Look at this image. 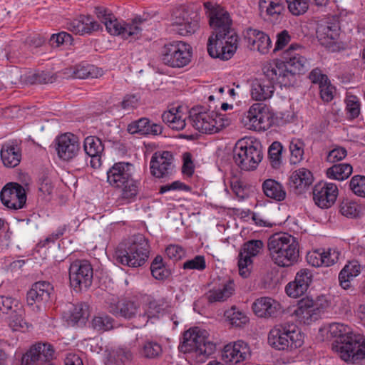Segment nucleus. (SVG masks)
<instances>
[{"label":"nucleus","mask_w":365,"mask_h":365,"mask_svg":"<svg viewBox=\"0 0 365 365\" xmlns=\"http://www.w3.org/2000/svg\"><path fill=\"white\" fill-rule=\"evenodd\" d=\"M213 29L207 41L209 55L221 60L230 59L237 48L238 36L231 28L230 14L222 6L206 1L203 4Z\"/></svg>","instance_id":"f257e3e1"},{"label":"nucleus","mask_w":365,"mask_h":365,"mask_svg":"<svg viewBox=\"0 0 365 365\" xmlns=\"http://www.w3.org/2000/svg\"><path fill=\"white\" fill-rule=\"evenodd\" d=\"M331 336L338 338L332 349L339 357L346 362L354 363L365 358V338L360 334L354 333L347 325L334 322L329 327Z\"/></svg>","instance_id":"f03ea898"},{"label":"nucleus","mask_w":365,"mask_h":365,"mask_svg":"<svg viewBox=\"0 0 365 365\" xmlns=\"http://www.w3.org/2000/svg\"><path fill=\"white\" fill-rule=\"evenodd\" d=\"M133 165L129 163H115L107 171V182L115 188L120 189L122 199L131 202L137 197L140 182L133 178Z\"/></svg>","instance_id":"7ed1b4c3"},{"label":"nucleus","mask_w":365,"mask_h":365,"mask_svg":"<svg viewBox=\"0 0 365 365\" xmlns=\"http://www.w3.org/2000/svg\"><path fill=\"white\" fill-rule=\"evenodd\" d=\"M97 17L106 26L109 34L120 36L124 39H138L141 36L142 25L146 21L141 16H136L130 21H119L115 16L106 8L98 6L95 9Z\"/></svg>","instance_id":"20e7f679"},{"label":"nucleus","mask_w":365,"mask_h":365,"mask_svg":"<svg viewBox=\"0 0 365 365\" xmlns=\"http://www.w3.org/2000/svg\"><path fill=\"white\" fill-rule=\"evenodd\" d=\"M268 249L272 260L279 267L292 266L298 260L299 243L292 235H272L268 241Z\"/></svg>","instance_id":"39448f33"},{"label":"nucleus","mask_w":365,"mask_h":365,"mask_svg":"<svg viewBox=\"0 0 365 365\" xmlns=\"http://www.w3.org/2000/svg\"><path fill=\"white\" fill-rule=\"evenodd\" d=\"M149 254L148 240L140 234L134 235L123 249L119 247L115 252L118 262L131 267L143 265Z\"/></svg>","instance_id":"423d86ee"},{"label":"nucleus","mask_w":365,"mask_h":365,"mask_svg":"<svg viewBox=\"0 0 365 365\" xmlns=\"http://www.w3.org/2000/svg\"><path fill=\"white\" fill-rule=\"evenodd\" d=\"M268 343L279 351H292L304 344V335L294 324L274 326L269 332Z\"/></svg>","instance_id":"0eeeda50"},{"label":"nucleus","mask_w":365,"mask_h":365,"mask_svg":"<svg viewBox=\"0 0 365 365\" xmlns=\"http://www.w3.org/2000/svg\"><path fill=\"white\" fill-rule=\"evenodd\" d=\"M180 349L182 352L195 354L197 361L203 362L215 352L216 345L208 339L205 330L196 328L184 333Z\"/></svg>","instance_id":"6e6552de"},{"label":"nucleus","mask_w":365,"mask_h":365,"mask_svg":"<svg viewBox=\"0 0 365 365\" xmlns=\"http://www.w3.org/2000/svg\"><path fill=\"white\" fill-rule=\"evenodd\" d=\"M189 118L196 130L206 134L217 133L231 123V119L226 115L214 111H201L199 108H192Z\"/></svg>","instance_id":"1a4fd4ad"},{"label":"nucleus","mask_w":365,"mask_h":365,"mask_svg":"<svg viewBox=\"0 0 365 365\" xmlns=\"http://www.w3.org/2000/svg\"><path fill=\"white\" fill-rule=\"evenodd\" d=\"M200 6L190 4L176 9L173 15L171 30L181 36L195 33L199 28Z\"/></svg>","instance_id":"9d476101"},{"label":"nucleus","mask_w":365,"mask_h":365,"mask_svg":"<svg viewBox=\"0 0 365 365\" xmlns=\"http://www.w3.org/2000/svg\"><path fill=\"white\" fill-rule=\"evenodd\" d=\"M262 158L263 154L259 143L240 140L235 144L233 159L235 163L241 170L250 171L256 169Z\"/></svg>","instance_id":"9b49d317"},{"label":"nucleus","mask_w":365,"mask_h":365,"mask_svg":"<svg viewBox=\"0 0 365 365\" xmlns=\"http://www.w3.org/2000/svg\"><path fill=\"white\" fill-rule=\"evenodd\" d=\"M304 48L299 43H292L281 55L288 73L292 75L293 83L297 74L305 73L311 67L309 61L304 56Z\"/></svg>","instance_id":"f8f14e48"},{"label":"nucleus","mask_w":365,"mask_h":365,"mask_svg":"<svg viewBox=\"0 0 365 365\" xmlns=\"http://www.w3.org/2000/svg\"><path fill=\"white\" fill-rule=\"evenodd\" d=\"M191 59L190 46L180 41L165 44L160 50V60L168 66L182 68Z\"/></svg>","instance_id":"ddd939ff"},{"label":"nucleus","mask_w":365,"mask_h":365,"mask_svg":"<svg viewBox=\"0 0 365 365\" xmlns=\"http://www.w3.org/2000/svg\"><path fill=\"white\" fill-rule=\"evenodd\" d=\"M328 307V302L324 297L314 301L310 298H303L299 301L294 314L297 320L304 324H310L317 320L321 313Z\"/></svg>","instance_id":"4468645a"},{"label":"nucleus","mask_w":365,"mask_h":365,"mask_svg":"<svg viewBox=\"0 0 365 365\" xmlns=\"http://www.w3.org/2000/svg\"><path fill=\"white\" fill-rule=\"evenodd\" d=\"M241 122L249 130L267 129L271 123L268 108L261 103L252 104L249 110L242 115Z\"/></svg>","instance_id":"2eb2a0df"},{"label":"nucleus","mask_w":365,"mask_h":365,"mask_svg":"<svg viewBox=\"0 0 365 365\" xmlns=\"http://www.w3.org/2000/svg\"><path fill=\"white\" fill-rule=\"evenodd\" d=\"M93 268L87 260L77 259L69 267L71 286L76 291L88 289L93 281Z\"/></svg>","instance_id":"dca6fc26"},{"label":"nucleus","mask_w":365,"mask_h":365,"mask_svg":"<svg viewBox=\"0 0 365 365\" xmlns=\"http://www.w3.org/2000/svg\"><path fill=\"white\" fill-rule=\"evenodd\" d=\"M106 308L113 316L125 319H132L137 316L140 310V304L137 302L119 300L114 296L106 299Z\"/></svg>","instance_id":"f3484780"},{"label":"nucleus","mask_w":365,"mask_h":365,"mask_svg":"<svg viewBox=\"0 0 365 365\" xmlns=\"http://www.w3.org/2000/svg\"><path fill=\"white\" fill-rule=\"evenodd\" d=\"M54 353L49 343H37L22 355L21 365H43L53 359Z\"/></svg>","instance_id":"a211bd4d"},{"label":"nucleus","mask_w":365,"mask_h":365,"mask_svg":"<svg viewBox=\"0 0 365 365\" xmlns=\"http://www.w3.org/2000/svg\"><path fill=\"white\" fill-rule=\"evenodd\" d=\"M264 78L272 81V85L278 83L280 86H293L292 75L288 73L282 60H276L266 63L262 67Z\"/></svg>","instance_id":"6ab92c4d"},{"label":"nucleus","mask_w":365,"mask_h":365,"mask_svg":"<svg viewBox=\"0 0 365 365\" xmlns=\"http://www.w3.org/2000/svg\"><path fill=\"white\" fill-rule=\"evenodd\" d=\"M152 175L157 178H168L175 171L174 157L169 151L155 153L150 162Z\"/></svg>","instance_id":"aec40b11"},{"label":"nucleus","mask_w":365,"mask_h":365,"mask_svg":"<svg viewBox=\"0 0 365 365\" xmlns=\"http://www.w3.org/2000/svg\"><path fill=\"white\" fill-rule=\"evenodd\" d=\"M0 197L5 206L13 210L22 208L26 201L25 189L16 182L6 184L1 191Z\"/></svg>","instance_id":"412c9836"},{"label":"nucleus","mask_w":365,"mask_h":365,"mask_svg":"<svg viewBox=\"0 0 365 365\" xmlns=\"http://www.w3.org/2000/svg\"><path fill=\"white\" fill-rule=\"evenodd\" d=\"M263 247L261 240H250L245 242L238 256L239 274L243 278L250 274L249 266L252 265V257L257 255Z\"/></svg>","instance_id":"4be33fe9"},{"label":"nucleus","mask_w":365,"mask_h":365,"mask_svg":"<svg viewBox=\"0 0 365 365\" xmlns=\"http://www.w3.org/2000/svg\"><path fill=\"white\" fill-rule=\"evenodd\" d=\"M80 143L78 137L67 133L57 137L56 139V149L58 156L63 160H70L74 158L80 151Z\"/></svg>","instance_id":"5701e85b"},{"label":"nucleus","mask_w":365,"mask_h":365,"mask_svg":"<svg viewBox=\"0 0 365 365\" xmlns=\"http://www.w3.org/2000/svg\"><path fill=\"white\" fill-rule=\"evenodd\" d=\"M338 195L337 186L331 182H319L313 189V199L321 208H329L336 201Z\"/></svg>","instance_id":"b1692460"},{"label":"nucleus","mask_w":365,"mask_h":365,"mask_svg":"<svg viewBox=\"0 0 365 365\" xmlns=\"http://www.w3.org/2000/svg\"><path fill=\"white\" fill-rule=\"evenodd\" d=\"M53 287L51 284L45 281L34 283L26 294V302L28 306L33 307L34 310L39 312L41 309V304L47 302L50 299V295Z\"/></svg>","instance_id":"393cba45"},{"label":"nucleus","mask_w":365,"mask_h":365,"mask_svg":"<svg viewBox=\"0 0 365 365\" xmlns=\"http://www.w3.org/2000/svg\"><path fill=\"white\" fill-rule=\"evenodd\" d=\"M243 34L245 40L251 50L265 54L272 48L270 38L264 32L249 27L244 31Z\"/></svg>","instance_id":"a878e982"},{"label":"nucleus","mask_w":365,"mask_h":365,"mask_svg":"<svg viewBox=\"0 0 365 365\" xmlns=\"http://www.w3.org/2000/svg\"><path fill=\"white\" fill-rule=\"evenodd\" d=\"M250 356V347L243 341L239 340L224 346L222 357L226 363L236 364L244 361Z\"/></svg>","instance_id":"bb28decb"},{"label":"nucleus","mask_w":365,"mask_h":365,"mask_svg":"<svg viewBox=\"0 0 365 365\" xmlns=\"http://www.w3.org/2000/svg\"><path fill=\"white\" fill-rule=\"evenodd\" d=\"M312 273L308 269H302L296 274L293 282H289L285 288L287 294L297 298L304 294L312 281Z\"/></svg>","instance_id":"cd10ccee"},{"label":"nucleus","mask_w":365,"mask_h":365,"mask_svg":"<svg viewBox=\"0 0 365 365\" xmlns=\"http://www.w3.org/2000/svg\"><path fill=\"white\" fill-rule=\"evenodd\" d=\"M67 29L76 34L85 35L98 31L101 26L91 16L81 15L68 22Z\"/></svg>","instance_id":"c85d7f7f"},{"label":"nucleus","mask_w":365,"mask_h":365,"mask_svg":"<svg viewBox=\"0 0 365 365\" xmlns=\"http://www.w3.org/2000/svg\"><path fill=\"white\" fill-rule=\"evenodd\" d=\"M85 153L91 158L90 164L93 168H98L101 165V155L104 145L101 140L96 136H88L83 143Z\"/></svg>","instance_id":"c756f323"},{"label":"nucleus","mask_w":365,"mask_h":365,"mask_svg":"<svg viewBox=\"0 0 365 365\" xmlns=\"http://www.w3.org/2000/svg\"><path fill=\"white\" fill-rule=\"evenodd\" d=\"M339 31L340 26L336 21H327L318 26L317 35L320 43L328 46L338 39Z\"/></svg>","instance_id":"7c9ffc66"},{"label":"nucleus","mask_w":365,"mask_h":365,"mask_svg":"<svg viewBox=\"0 0 365 365\" xmlns=\"http://www.w3.org/2000/svg\"><path fill=\"white\" fill-rule=\"evenodd\" d=\"M339 252L329 249L327 252L314 250L307 253V262L313 267H329L337 262Z\"/></svg>","instance_id":"2f4dec72"},{"label":"nucleus","mask_w":365,"mask_h":365,"mask_svg":"<svg viewBox=\"0 0 365 365\" xmlns=\"http://www.w3.org/2000/svg\"><path fill=\"white\" fill-rule=\"evenodd\" d=\"M280 308L279 303L269 297L257 299L252 304L255 314L264 318L276 317Z\"/></svg>","instance_id":"473e14b6"},{"label":"nucleus","mask_w":365,"mask_h":365,"mask_svg":"<svg viewBox=\"0 0 365 365\" xmlns=\"http://www.w3.org/2000/svg\"><path fill=\"white\" fill-rule=\"evenodd\" d=\"M274 92V87L272 81L266 78H256L253 80L250 86V95L256 101H264L269 99Z\"/></svg>","instance_id":"72a5a7b5"},{"label":"nucleus","mask_w":365,"mask_h":365,"mask_svg":"<svg viewBox=\"0 0 365 365\" xmlns=\"http://www.w3.org/2000/svg\"><path fill=\"white\" fill-rule=\"evenodd\" d=\"M1 159L8 168H14L21 162V149L16 142L11 141L3 144L1 149Z\"/></svg>","instance_id":"f704fd0d"},{"label":"nucleus","mask_w":365,"mask_h":365,"mask_svg":"<svg viewBox=\"0 0 365 365\" xmlns=\"http://www.w3.org/2000/svg\"><path fill=\"white\" fill-rule=\"evenodd\" d=\"M187 117V113L182 112V107L178 106L165 111L162 115V120L170 128L181 130L186 125Z\"/></svg>","instance_id":"c9c22d12"},{"label":"nucleus","mask_w":365,"mask_h":365,"mask_svg":"<svg viewBox=\"0 0 365 365\" xmlns=\"http://www.w3.org/2000/svg\"><path fill=\"white\" fill-rule=\"evenodd\" d=\"M313 175L310 170L301 168L292 173L290 176V187L296 192L301 193L313 182Z\"/></svg>","instance_id":"e433bc0d"},{"label":"nucleus","mask_w":365,"mask_h":365,"mask_svg":"<svg viewBox=\"0 0 365 365\" xmlns=\"http://www.w3.org/2000/svg\"><path fill=\"white\" fill-rule=\"evenodd\" d=\"M234 292L235 284L233 282L229 281L210 289L205 297L209 303L222 302L230 298Z\"/></svg>","instance_id":"4c0bfd02"},{"label":"nucleus","mask_w":365,"mask_h":365,"mask_svg":"<svg viewBox=\"0 0 365 365\" xmlns=\"http://www.w3.org/2000/svg\"><path fill=\"white\" fill-rule=\"evenodd\" d=\"M361 271V266L358 261L349 262L339 274L340 285L344 289L350 287V282L358 276Z\"/></svg>","instance_id":"58836bf2"},{"label":"nucleus","mask_w":365,"mask_h":365,"mask_svg":"<svg viewBox=\"0 0 365 365\" xmlns=\"http://www.w3.org/2000/svg\"><path fill=\"white\" fill-rule=\"evenodd\" d=\"M264 194L276 201H282L286 197V191L283 185L274 179L265 180L262 185Z\"/></svg>","instance_id":"ea45409f"},{"label":"nucleus","mask_w":365,"mask_h":365,"mask_svg":"<svg viewBox=\"0 0 365 365\" xmlns=\"http://www.w3.org/2000/svg\"><path fill=\"white\" fill-rule=\"evenodd\" d=\"M259 8L262 15L264 14L274 19H277L285 11L282 0H260Z\"/></svg>","instance_id":"a19ab883"},{"label":"nucleus","mask_w":365,"mask_h":365,"mask_svg":"<svg viewBox=\"0 0 365 365\" xmlns=\"http://www.w3.org/2000/svg\"><path fill=\"white\" fill-rule=\"evenodd\" d=\"M353 168L349 163H336L326 170L327 178L342 181L347 179L352 173Z\"/></svg>","instance_id":"79ce46f5"},{"label":"nucleus","mask_w":365,"mask_h":365,"mask_svg":"<svg viewBox=\"0 0 365 365\" xmlns=\"http://www.w3.org/2000/svg\"><path fill=\"white\" fill-rule=\"evenodd\" d=\"M11 312L8 315L9 327L14 331L28 329L29 324L24 320V310L21 304L15 306Z\"/></svg>","instance_id":"37998d69"},{"label":"nucleus","mask_w":365,"mask_h":365,"mask_svg":"<svg viewBox=\"0 0 365 365\" xmlns=\"http://www.w3.org/2000/svg\"><path fill=\"white\" fill-rule=\"evenodd\" d=\"M114 322L115 320L107 314H99L92 319L91 327L95 331L103 333L111 330L114 327Z\"/></svg>","instance_id":"c03bdc74"},{"label":"nucleus","mask_w":365,"mask_h":365,"mask_svg":"<svg viewBox=\"0 0 365 365\" xmlns=\"http://www.w3.org/2000/svg\"><path fill=\"white\" fill-rule=\"evenodd\" d=\"M75 78H98L102 75V70L90 64H79L75 66Z\"/></svg>","instance_id":"a18cd8bd"},{"label":"nucleus","mask_w":365,"mask_h":365,"mask_svg":"<svg viewBox=\"0 0 365 365\" xmlns=\"http://www.w3.org/2000/svg\"><path fill=\"white\" fill-rule=\"evenodd\" d=\"M150 271L153 277L158 280H164L170 274L160 255H157L153 260L150 264Z\"/></svg>","instance_id":"49530a36"},{"label":"nucleus","mask_w":365,"mask_h":365,"mask_svg":"<svg viewBox=\"0 0 365 365\" xmlns=\"http://www.w3.org/2000/svg\"><path fill=\"white\" fill-rule=\"evenodd\" d=\"M162 354V346L155 341L147 340L142 345L140 354L146 359H157L160 357Z\"/></svg>","instance_id":"de8ad7c7"},{"label":"nucleus","mask_w":365,"mask_h":365,"mask_svg":"<svg viewBox=\"0 0 365 365\" xmlns=\"http://www.w3.org/2000/svg\"><path fill=\"white\" fill-rule=\"evenodd\" d=\"M163 311V304L156 300L150 301L145 309L143 314H139V318L142 319V324L145 325L149 319L158 317L161 312Z\"/></svg>","instance_id":"09e8293b"},{"label":"nucleus","mask_w":365,"mask_h":365,"mask_svg":"<svg viewBox=\"0 0 365 365\" xmlns=\"http://www.w3.org/2000/svg\"><path fill=\"white\" fill-rule=\"evenodd\" d=\"M283 147L278 141L273 142L268 149V158L272 167L277 169L282 164V153Z\"/></svg>","instance_id":"8fccbe9b"},{"label":"nucleus","mask_w":365,"mask_h":365,"mask_svg":"<svg viewBox=\"0 0 365 365\" xmlns=\"http://www.w3.org/2000/svg\"><path fill=\"white\" fill-rule=\"evenodd\" d=\"M225 317L230 321V324L235 327H241L248 322V317L235 307L225 311Z\"/></svg>","instance_id":"3c124183"},{"label":"nucleus","mask_w":365,"mask_h":365,"mask_svg":"<svg viewBox=\"0 0 365 365\" xmlns=\"http://www.w3.org/2000/svg\"><path fill=\"white\" fill-rule=\"evenodd\" d=\"M73 307L70 316L71 322L74 324L83 323L88 316V306L83 303H78Z\"/></svg>","instance_id":"603ef678"},{"label":"nucleus","mask_w":365,"mask_h":365,"mask_svg":"<svg viewBox=\"0 0 365 365\" xmlns=\"http://www.w3.org/2000/svg\"><path fill=\"white\" fill-rule=\"evenodd\" d=\"M289 150L291 163L297 164L301 162L304 155V143L299 139L294 140L290 143Z\"/></svg>","instance_id":"864d4df0"},{"label":"nucleus","mask_w":365,"mask_h":365,"mask_svg":"<svg viewBox=\"0 0 365 365\" xmlns=\"http://www.w3.org/2000/svg\"><path fill=\"white\" fill-rule=\"evenodd\" d=\"M289 12L294 16H300L307 12L309 8L307 0H286Z\"/></svg>","instance_id":"5fc2aeb1"},{"label":"nucleus","mask_w":365,"mask_h":365,"mask_svg":"<svg viewBox=\"0 0 365 365\" xmlns=\"http://www.w3.org/2000/svg\"><path fill=\"white\" fill-rule=\"evenodd\" d=\"M349 188L356 195L365 197V176H353L349 181Z\"/></svg>","instance_id":"6e6d98bb"},{"label":"nucleus","mask_w":365,"mask_h":365,"mask_svg":"<svg viewBox=\"0 0 365 365\" xmlns=\"http://www.w3.org/2000/svg\"><path fill=\"white\" fill-rule=\"evenodd\" d=\"M73 37L67 32L62 31L58 34L51 35L49 39V43L52 47H59L60 46H71L73 43Z\"/></svg>","instance_id":"4d7b16f0"},{"label":"nucleus","mask_w":365,"mask_h":365,"mask_svg":"<svg viewBox=\"0 0 365 365\" xmlns=\"http://www.w3.org/2000/svg\"><path fill=\"white\" fill-rule=\"evenodd\" d=\"M150 120L146 118H141L138 120L130 123L128 125V131L131 134L139 133L140 135H148V123Z\"/></svg>","instance_id":"13d9d810"},{"label":"nucleus","mask_w":365,"mask_h":365,"mask_svg":"<svg viewBox=\"0 0 365 365\" xmlns=\"http://www.w3.org/2000/svg\"><path fill=\"white\" fill-rule=\"evenodd\" d=\"M182 267L185 269H197L202 271L206 267L205 257L202 255H197L193 259L185 262Z\"/></svg>","instance_id":"bf43d9fd"},{"label":"nucleus","mask_w":365,"mask_h":365,"mask_svg":"<svg viewBox=\"0 0 365 365\" xmlns=\"http://www.w3.org/2000/svg\"><path fill=\"white\" fill-rule=\"evenodd\" d=\"M19 304L16 300L11 297L0 296V317L4 314L9 315L16 307L15 306Z\"/></svg>","instance_id":"052dcab7"},{"label":"nucleus","mask_w":365,"mask_h":365,"mask_svg":"<svg viewBox=\"0 0 365 365\" xmlns=\"http://www.w3.org/2000/svg\"><path fill=\"white\" fill-rule=\"evenodd\" d=\"M346 155L347 151L344 148L336 147L328 153L326 160L330 163H335L344 159Z\"/></svg>","instance_id":"680f3d73"},{"label":"nucleus","mask_w":365,"mask_h":365,"mask_svg":"<svg viewBox=\"0 0 365 365\" xmlns=\"http://www.w3.org/2000/svg\"><path fill=\"white\" fill-rule=\"evenodd\" d=\"M346 110L351 118H356L360 114V102L356 96H351L347 100Z\"/></svg>","instance_id":"e2e57ef3"},{"label":"nucleus","mask_w":365,"mask_h":365,"mask_svg":"<svg viewBox=\"0 0 365 365\" xmlns=\"http://www.w3.org/2000/svg\"><path fill=\"white\" fill-rule=\"evenodd\" d=\"M167 256L173 260H179L185 255V251L182 247L175 245H170L165 249Z\"/></svg>","instance_id":"0e129e2a"},{"label":"nucleus","mask_w":365,"mask_h":365,"mask_svg":"<svg viewBox=\"0 0 365 365\" xmlns=\"http://www.w3.org/2000/svg\"><path fill=\"white\" fill-rule=\"evenodd\" d=\"M291 41V36L287 30H283L277 35L274 52L283 49Z\"/></svg>","instance_id":"69168bd1"},{"label":"nucleus","mask_w":365,"mask_h":365,"mask_svg":"<svg viewBox=\"0 0 365 365\" xmlns=\"http://www.w3.org/2000/svg\"><path fill=\"white\" fill-rule=\"evenodd\" d=\"M320 96L322 99L325 102L331 101L334 98V88L328 81L319 86Z\"/></svg>","instance_id":"338daca9"},{"label":"nucleus","mask_w":365,"mask_h":365,"mask_svg":"<svg viewBox=\"0 0 365 365\" xmlns=\"http://www.w3.org/2000/svg\"><path fill=\"white\" fill-rule=\"evenodd\" d=\"M340 212L348 217H356L358 214L357 205L354 202H343L340 206Z\"/></svg>","instance_id":"774afa93"}]
</instances>
